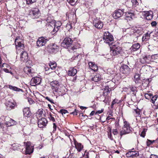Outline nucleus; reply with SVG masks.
<instances>
[{"label": "nucleus", "mask_w": 158, "mask_h": 158, "mask_svg": "<svg viewBox=\"0 0 158 158\" xmlns=\"http://www.w3.org/2000/svg\"><path fill=\"white\" fill-rule=\"evenodd\" d=\"M49 118L53 122H54L55 121V118L52 116V114H50Z\"/></svg>", "instance_id": "obj_58"}, {"label": "nucleus", "mask_w": 158, "mask_h": 158, "mask_svg": "<svg viewBox=\"0 0 158 158\" xmlns=\"http://www.w3.org/2000/svg\"><path fill=\"white\" fill-rule=\"evenodd\" d=\"M61 45L68 49L69 51L72 52L74 51L75 52L77 49V47L73 44V40L69 37L65 38L61 44Z\"/></svg>", "instance_id": "obj_1"}, {"label": "nucleus", "mask_w": 158, "mask_h": 158, "mask_svg": "<svg viewBox=\"0 0 158 158\" xmlns=\"http://www.w3.org/2000/svg\"><path fill=\"white\" fill-rule=\"evenodd\" d=\"M103 39L104 42L108 44L109 46L113 45L114 42L113 36L108 31L104 32Z\"/></svg>", "instance_id": "obj_3"}, {"label": "nucleus", "mask_w": 158, "mask_h": 158, "mask_svg": "<svg viewBox=\"0 0 158 158\" xmlns=\"http://www.w3.org/2000/svg\"><path fill=\"white\" fill-rule=\"evenodd\" d=\"M80 56L79 55V54H76V55H74V56H73L72 58V60H80Z\"/></svg>", "instance_id": "obj_46"}, {"label": "nucleus", "mask_w": 158, "mask_h": 158, "mask_svg": "<svg viewBox=\"0 0 158 158\" xmlns=\"http://www.w3.org/2000/svg\"><path fill=\"white\" fill-rule=\"evenodd\" d=\"M48 23H51L52 24H55V21L52 19L50 16H48L46 18L45 21Z\"/></svg>", "instance_id": "obj_38"}, {"label": "nucleus", "mask_w": 158, "mask_h": 158, "mask_svg": "<svg viewBox=\"0 0 158 158\" xmlns=\"http://www.w3.org/2000/svg\"><path fill=\"white\" fill-rule=\"evenodd\" d=\"M23 71L29 76L30 77L35 76V73L33 69H32L31 67L26 66L24 68Z\"/></svg>", "instance_id": "obj_8"}, {"label": "nucleus", "mask_w": 158, "mask_h": 158, "mask_svg": "<svg viewBox=\"0 0 158 158\" xmlns=\"http://www.w3.org/2000/svg\"><path fill=\"white\" fill-rule=\"evenodd\" d=\"M49 65L50 68V69L52 70H55L57 66L56 62L54 61H50Z\"/></svg>", "instance_id": "obj_34"}, {"label": "nucleus", "mask_w": 158, "mask_h": 158, "mask_svg": "<svg viewBox=\"0 0 158 158\" xmlns=\"http://www.w3.org/2000/svg\"><path fill=\"white\" fill-rule=\"evenodd\" d=\"M75 147L78 152H81L83 148V146L81 143L77 142L75 141L74 142Z\"/></svg>", "instance_id": "obj_23"}, {"label": "nucleus", "mask_w": 158, "mask_h": 158, "mask_svg": "<svg viewBox=\"0 0 158 158\" xmlns=\"http://www.w3.org/2000/svg\"><path fill=\"white\" fill-rule=\"evenodd\" d=\"M48 40L47 37H42L39 38L36 42L37 46L38 47L43 46L45 45L47 42Z\"/></svg>", "instance_id": "obj_9"}, {"label": "nucleus", "mask_w": 158, "mask_h": 158, "mask_svg": "<svg viewBox=\"0 0 158 158\" xmlns=\"http://www.w3.org/2000/svg\"><path fill=\"white\" fill-rule=\"evenodd\" d=\"M128 89L133 92V94L135 93H135L137 92L136 87L133 85H130L129 86Z\"/></svg>", "instance_id": "obj_39"}, {"label": "nucleus", "mask_w": 158, "mask_h": 158, "mask_svg": "<svg viewBox=\"0 0 158 158\" xmlns=\"http://www.w3.org/2000/svg\"><path fill=\"white\" fill-rule=\"evenodd\" d=\"M131 2L132 3L133 7H135L138 4V2L136 0H131Z\"/></svg>", "instance_id": "obj_47"}, {"label": "nucleus", "mask_w": 158, "mask_h": 158, "mask_svg": "<svg viewBox=\"0 0 158 158\" xmlns=\"http://www.w3.org/2000/svg\"><path fill=\"white\" fill-rule=\"evenodd\" d=\"M9 119L8 121H6V124L7 127H10L12 125H15L16 123V122L12 119L8 118Z\"/></svg>", "instance_id": "obj_28"}, {"label": "nucleus", "mask_w": 158, "mask_h": 158, "mask_svg": "<svg viewBox=\"0 0 158 158\" xmlns=\"http://www.w3.org/2000/svg\"><path fill=\"white\" fill-rule=\"evenodd\" d=\"M88 64L90 68L94 71H96L98 70V66L97 65L95 64L94 63L89 62Z\"/></svg>", "instance_id": "obj_27"}, {"label": "nucleus", "mask_w": 158, "mask_h": 158, "mask_svg": "<svg viewBox=\"0 0 158 158\" xmlns=\"http://www.w3.org/2000/svg\"><path fill=\"white\" fill-rule=\"evenodd\" d=\"M123 11L120 9H118L115 11L113 16L115 19H117L121 17L123 14Z\"/></svg>", "instance_id": "obj_15"}, {"label": "nucleus", "mask_w": 158, "mask_h": 158, "mask_svg": "<svg viewBox=\"0 0 158 158\" xmlns=\"http://www.w3.org/2000/svg\"><path fill=\"white\" fill-rule=\"evenodd\" d=\"M128 32L127 35H130L133 38H137L142 34V30L141 28L139 29L137 27H132L131 28L127 29V30Z\"/></svg>", "instance_id": "obj_2"}, {"label": "nucleus", "mask_w": 158, "mask_h": 158, "mask_svg": "<svg viewBox=\"0 0 158 158\" xmlns=\"http://www.w3.org/2000/svg\"><path fill=\"white\" fill-rule=\"evenodd\" d=\"M110 90H111V89L108 86H106L103 92V96H105L107 95L109 93Z\"/></svg>", "instance_id": "obj_37"}, {"label": "nucleus", "mask_w": 158, "mask_h": 158, "mask_svg": "<svg viewBox=\"0 0 158 158\" xmlns=\"http://www.w3.org/2000/svg\"><path fill=\"white\" fill-rule=\"evenodd\" d=\"M126 17L128 18L129 20H131L132 19V17L134 16V14L133 13L131 12H128L125 14Z\"/></svg>", "instance_id": "obj_36"}, {"label": "nucleus", "mask_w": 158, "mask_h": 158, "mask_svg": "<svg viewBox=\"0 0 158 158\" xmlns=\"http://www.w3.org/2000/svg\"><path fill=\"white\" fill-rule=\"evenodd\" d=\"M101 78V75L99 74H97L92 78V80L95 82H98L100 80Z\"/></svg>", "instance_id": "obj_35"}, {"label": "nucleus", "mask_w": 158, "mask_h": 158, "mask_svg": "<svg viewBox=\"0 0 158 158\" xmlns=\"http://www.w3.org/2000/svg\"><path fill=\"white\" fill-rule=\"evenodd\" d=\"M151 81V79H144L142 81V85L145 84L147 86L148 85L149 83Z\"/></svg>", "instance_id": "obj_40"}, {"label": "nucleus", "mask_w": 158, "mask_h": 158, "mask_svg": "<svg viewBox=\"0 0 158 158\" xmlns=\"http://www.w3.org/2000/svg\"><path fill=\"white\" fill-rule=\"evenodd\" d=\"M6 108L8 110H10L14 108L15 104L14 102L7 101L6 104Z\"/></svg>", "instance_id": "obj_21"}, {"label": "nucleus", "mask_w": 158, "mask_h": 158, "mask_svg": "<svg viewBox=\"0 0 158 158\" xmlns=\"http://www.w3.org/2000/svg\"><path fill=\"white\" fill-rule=\"evenodd\" d=\"M77 70L74 68H71L68 71V75L69 76H74L77 73Z\"/></svg>", "instance_id": "obj_30"}, {"label": "nucleus", "mask_w": 158, "mask_h": 158, "mask_svg": "<svg viewBox=\"0 0 158 158\" xmlns=\"http://www.w3.org/2000/svg\"><path fill=\"white\" fill-rule=\"evenodd\" d=\"M24 145L25 144L26 154H30L32 153L34 150L33 146L29 142H27L26 143L24 142Z\"/></svg>", "instance_id": "obj_7"}, {"label": "nucleus", "mask_w": 158, "mask_h": 158, "mask_svg": "<svg viewBox=\"0 0 158 158\" xmlns=\"http://www.w3.org/2000/svg\"><path fill=\"white\" fill-rule=\"evenodd\" d=\"M140 47V44L138 43H136L133 44L130 48L131 51L134 52L138 50Z\"/></svg>", "instance_id": "obj_29"}, {"label": "nucleus", "mask_w": 158, "mask_h": 158, "mask_svg": "<svg viewBox=\"0 0 158 158\" xmlns=\"http://www.w3.org/2000/svg\"><path fill=\"white\" fill-rule=\"evenodd\" d=\"M60 113H61L62 114H66V113H68V111L64 109H61L60 111Z\"/></svg>", "instance_id": "obj_56"}, {"label": "nucleus", "mask_w": 158, "mask_h": 158, "mask_svg": "<svg viewBox=\"0 0 158 158\" xmlns=\"http://www.w3.org/2000/svg\"><path fill=\"white\" fill-rule=\"evenodd\" d=\"M155 140H153V141H152L148 139V140L147 142V146H149L151 144H152V143H153L154 142Z\"/></svg>", "instance_id": "obj_54"}, {"label": "nucleus", "mask_w": 158, "mask_h": 158, "mask_svg": "<svg viewBox=\"0 0 158 158\" xmlns=\"http://www.w3.org/2000/svg\"><path fill=\"white\" fill-rule=\"evenodd\" d=\"M122 129V130L120 132V135L121 136L123 135L130 133L131 131L132 128L130 127L128 123L126 121H124Z\"/></svg>", "instance_id": "obj_4"}, {"label": "nucleus", "mask_w": 158, "mask_h": 158, "mask_svg": "<svg viewBox=\"0 0 158 158\" xmlns=\"http://www.w3.org/2000/svg\"><path fill=\"white\" fill-rule=\"evenodd\" d=\"M7 87L10 89L11 90H12L14 91L19 92L20 91H22V90L21 89L18 88V87L13 86L12 85H9L7 86Z\"/></svg>", "instance_id": "obj_32"}, {"label": "nucleus", "mask_w": 158, "mask_h": 158, "mask_svg": "<svg viewBox=\"0 0 158 158\" xmlns=\"http://www.w3.org/2000/svg\"><path fill=\"white\" fill-rule=\"evenodd\" d=\"M59 47L56 44L52 43L49 44L48 47V51L51 53H55L59 50Z\"/></svg>", "instance_id": "obj_5"}, {"label": "nucleus", "mask_w": 158, "mask_h": 158, "mask_svg": "<svg viewBox=\"0 0 158 158\" xmlns=\"http://www.w3.org/2000/svg\"><path fill=\"white\" fill-rule=\"evenodd\" d=\"M134 111L136 113V116H137L139 115L140 114V111L139 110H135Z\"/></svg>", "instance_id": "obj_59"}, {"label": "nucleus", "mask_w": 158, "mask_h": 158, "mask_svg": "<svg viewBox=\"0 0 158 158\" xmlns=\"http://www.w3.org/2000/svg\"><path fill=\"white\" fill-rule=\"evenodd\" d=\"M60 84L57 81H55L51 82L50 85L52 87V89H54V90L56 88H58V87L59 86Z\"/></svg>", "instance_id": "obj_24"}, {"label": "nucleus", "mask_w": 158, "mask_h": 158, "mask_svg": "<svg viewBox=\"0 0 158 158\" xmlns=\"http://www.w3.org/2000/svg\"><path fill=\"white\" fill-rule=\"evenodd\" d=\"M85 3L86 6H91L92 4L91 0H85Z\"/></svg>", "instance_id": "obj_49"}, {"label": "nucleus", "mask_w": 158, "mask_h": 158, "mask_svg": "<svg viewBox=\"0 0 158 158\" xmlns=\"http://www.w3.org/2000/svg\"><path fill=\"white\" fill-rule=\"evenodd\" d=\"M152 32H151L149 33L148 32L147 33L145 34L142 37V41H146L150 39V35Z\"/></svg>", "instance_id": "obj_31"}, {"label": "nucleus", "mask_w": 158, "mask_h": 158, "mask_svg": "<svg viewBox=\"0 0 158 158\" xmlns=\"http://www.w3.org/2000/svg\"><path fill=\"white\" fill-rule=\"evenodd\" d=\"M111 50V52L113 56H116L120 53L121 50V48L119 46H117L115 45H112V47H110Z\"/></svg>", "instance_id": "obj_6"}, {"label": "nucleus", "mask_w": 158, "mask_h": 158, "mask_svg": "<svg viewBox=\"0 0 158 158\" xmlns=\"http://www.w3.org/2000/svg\"><path fill=\"white\" fill-rule=\"evenodd\" d=\"M115 128L118 129V128L119 127V125L118 122L117 121H116L115 123Z\"/></svg>", "instance_id": "obj_63"}, {"label": "nucleus", "mask_w": 158, "mask_h": 158, "mask_svg": "<svg viewBox=\"0 0 158 158\" xmlns=\"http://www.w3.org/2000/svg\"><path fill=\"white\" fill-rule=\"evenodd\" d=\"M23 115L25 117H29L31 115V113L28 107L24 108L23 110Z\"/></svg>", "instance_id": "obj_22"}, {"label": "nucleus", "mask_w": 158, "mask_h": 158, "mask_svg": "<svg viewBox=\"0 0 158 158\" xmlns=\"http://www.w3.org/2000/svg\"><path fill=\"white\" fill-rule=\"evenodd\" d=\"M157 97L156 95L152 96L151 98V102L153 103H154L157 99Z\"/></svg>", "instance_id": "obj_51"}, {"label": "nucleus", "mask_w": 158, "mask_h": 158, "mask_svg": "<svg viewBox=\"0 0 158 158\" xmlns=\"http://www.w3.org/2000/svg\"><path fill=\"white\" fill-rule=\"evenodd\" d=\"M28 102L30 104H32L34 103V102L31 98H29L28 100Z\"/></svg>", "instance_id": "obj_61"}, {"label": "nucleus", "mask_w": 158, "mask_h": 158, "mask_svg": "<svg viewBox=\"0 0 158 158\" xmlns=\"http://www.w3.org/2000/svg\"><path fill=\"white\" fill-rule=\"evenodd\" d=\"M47 123V121L45 118H42L38 120V124L40 128H42L45 126Z\"/></svg>", "instance_id": "obj_16"}, {"label": "nucleus", "mask_w": 158, "mask_h": 158, "mask_svg": "<svg viewBox=\"0 0 158 158\" xmlns=\"http://www.w3.org/2000/svg\"><path fill=\"white\" fill-rule=\"evenodd\" d=\"M61 25V23L60 22L55 23L54 28L53 31L51 32V34L52 35H53L57 32L59 29Z\"/></svg>", "instance_id": "obj_17"}, {"label": "nucleus", "mask_w": 158, "mask_h": 158, "mask_svg": "<svg viewBox=\"0 0 158 158\" xmlns=\"http://www.w3.org/2000/svg\"><path fill=\"white\" fill-rule=\"evenodd\" d=\"M67 1L71 5H74L77 2L78 0H67Z\"/></svg>", "instance_id": "obj_43"}, {"label": "nucleus", "mask_w": 158, "mask_h": 158, "mask_svg": "<svg viewBox=\"0 0 158 158\" xmlns=\"http://www.w3.org/2000/svg\"><path fill=\"white\" fill-rule=\"evenodd\" d=\"M139 155V153L137 151H130L126 154L127 157L131 158L137 157Z\"/></svg>", "instance_id": "obj_18"}, {"label": "nucleus", "mask_w": 158, "mask_h": 158, "mask_svg": "<svg viewBox=\"0 0 158 158\" xmlns=\"http://www.w3.org/2000/svg\"><path fill=\"white\" fill-rule=\"evenodd\" d=\"M151 61L156 63L158 62V54L152 55L151 57Z\"/></svg>", "instance_id": "obj_33"}, {"label": "nucleus", "mask_w": 158, "mask_h": 158, "mask_svg": "<svg viewBox=\"0 0 158 158\" xmlns=\"http://www.w3.org/2000/svg\"><path fill=\"white\" fill-rule=\"evenodd\" d=\"M135 80V83H137L138 81L140 80V75L139 74H136L134 76Z\"/></svg>", "instance_id": "obj_41"}, {"label": "nucleus", "mask_w": 158, "mask_h": 158, "mask_svg": "<svg viewBox=\"0 0 158 158\" xmlns=\"http://www.w3.org/2000/svg\"><path fill=\"white\" fill-rule=\"evenodd\" d=\"M1 65L2 66L0 67H2V69L5 68L6 69H11V67L6 64L3 63L2 64H1Z\"/></svg>", "instance_id": "obj_42"}, {"label": "nucleus", "mask_w": 158, "mask_h": 158, "mask_svg": "<svg viewBox=\"0 0 158 158\" xmlns=\"http://www.w3.org/2000/svg\"><path fill=\"white\" fill-rule=\"evenodd\" d=\"M12 74H11L16 79H19V75L15 73H14L12 72Z\"/></svg>", "instance_id": "obj_57"}, {"label": "nucleus", "mask_w": 158, "mask_h": 158, "mask_svg": "<svg viewBox=\"0 0 158 158\" xmlns=\"http://www.w3.org/2000/svg\"><path fill=\"white\" fill-rule=\"evenodd\" d=\"M151 24L152 27H156L157 24V23L155 21H153L151 22Z\"/></svg>", "instance_id": "obj_64"}, {"label": "nucleus", "mask_w": 158, "mask_h": 158, "mask_svg": "<svg viewBox=\"0 0 158 158\" xmlns=\"http://www.w3.org/2000/svg\"><path fill=\"white\" fill-rule=\"evenodd\" d=\"M112 132L114 135H117L118 133L117 129V128L113 129Z\"/></svg>", "instance_id": "obj_55"}, {"label": "nucleus", "mask_w": 158, "mask_h": 158, "mask_svg": "<svg viewBox=\"0 0 158 158\" xmlns=\"http://www.w3.org/2000/svg\"><path fill=\"white\" fill-rule=\"evenodd\" d=\"M28 56L27 52L24 51L22 52L20 54V60L25 62L28 60Z\"/></svg>", "instance_id": "obj_19"}, {"label": "nucleus", "mask_w": 158, "mask_h": 158, "mask_svg": "<svg viewBox=\"0 0 158 158\" xmlns=\"http://www.w3.org/2000/svg\"><path fill=\"white\" fill-rule=\"evenodd\" d=\"M150 158H158V156L154 154H151Z\"/></svg>", "instance_id": "obj_60"}, {"label": "nucleus", "mask_w": 158, "mask_h": 158, "mask_svg": "<svg viewBox=\"0 0 158 158\" xmlns=\"http://www.w3.org/2000/svg\"><path fill=\"white\" fill-rule=\"evenodd\" d=\"M54 94L56 96V97L60 96H63L64 94L63 91H61L60 89L56 88L54 90Z\"/></svg>", "instance_id": "obj_26"}, {"label": "nucleus", "mask_w": 158, "mask_h": 158, "mask_svg": "<svg viewBox=\"0 0 158 158\" xmlns=\"http://www.w3.org/2000/svg\"><path fill=\"white\" fill-rule=\"evenodd\" d=\"M152 96L153 94L151 93H146L145 94V97L147 99L149 100L151 99Z\"/></svg>", "instance_id": "obj_44"}, {"label": "nucleus", "mask_w": 158, "mask_h": 158, "mask_svg": "<svg viewBox=\"0 0 158 158\" xmlns=\"http://www.w3.org/2000/svg\"><path fill=\"white\" fill-rule=\"evenodd\" d=\"M151 57L149 55L145 56L140 60V62L143 64H149L151 61Z\"/></svg>", "instance_id": "obj_20"}, {"label": "nucleus", "mask_w": 158, "mask_h": 158, "mask_svg": "<svg viewBox=\"0 0 158 158\" xmlns=\"http://www.w3.org/2000/svg\"><path fill=\"white\" fill-rule=\"evenodd\" d=\"M72 24L70 23H68L66 24V29L69 31L72 28Z\"/></svg>", "instance_id": "obj_45"}, {"label": "nucleus", "mask_w": 158, "mask_h": 158, "mask_svg": "<svg viewBox=\"0 0 158 158\" xmlns=\"http://www.w3.org/2000/svg\"><path fill=\"white\" fill-rule=\"evenodd\" d=\"M21 40L19 37H17L15 40V43L16 47H23V44L21 42Z\"/></svg>", "instance_id": "obj_25"}, {"label": "nucleus", "mask_w": 158, "mask_h": 158, "mask_svg": "<svg viewBox=\"0 0 158 158\" xmlns=\"http://www.w3.org/2000/svg\"><path fill=\"white\" fill-rule=\"evenodd\" d=\"M29 15L33 19L38 18L40 15L39 10L38 8H34L29 12Z\"/></svg>", "instance_id": "obj_10"}, {"label": "nucleus", "mask_w": 158, "mask_h": 158, "mask_svg": "<svg viewBox=\"0 0 158 158\" xmlns=\"http://www.w3.org/2000/svg\"><path fill=\"white\" fill-rule=\"evenodd\" d=\"M11 146H12V148L14 150H18L19 149V146L17 144H14L11 145Z\"/></svg>", "instance_id": "obj_50"}, {"label": "nucleus", "mask_w": 158, "mask_h": 158, "mask_svg": "<svg viewBox=\"0 0 158 158\" xmlns=\"http://www.w3.org/2000/svg\"><path fill=\"white\" fill-rule=\"evenodd\" d=\"M143 15L147 20H151L153 17V12L151 10L145 11L143 12Z\"/></svg>", "instance_id": "obj_13"}, {"label": "nucleus", "mask_w": 158, "mask_h": 158, "mask_svg": "<svg viewBox=\"0 0 158 158\" xmlns=\"http://www.w3.org/2000/svg\"><path fill=\"white\" fill-rule=\"evenodd\" d=\"M41 78L39 77H34L31 81V85L32 86H35L36 85L40 84Z\"/></svg>", "instance_id": "obj_14"}, {"label": "nucleus", "mask_w": 158, "mask_h": 158, "mask_svg": "<svg viewBox=\"0 0 158 158\" xmlns=\"http://www.w3.org/2000/svg\"><path fill=\"white\" fill-rule=\"evenodd\" d=\"M4 72L6 73H10L11 74H12V72L11 69H6V68H3L2 69Z\"/></svg>", "instance_id": "obj_48"}, {"label": "nucleus", "mask_w": 158, "mask_h": 158, "mask_svg": "<svg viewBox=\"0 0 158 158\" xmlns=\"http://www.w3.org/2000/svg\"><path fill=\"white\" fill-rule=\"evenodd\" d=\"M93 24L96 28L101 29L103 26V23L100 20L96 18L93 21Z\"/></svg>", "instance_id": "obj_11"}, {"label": "nucleus", "mask_w": 158, "mask_h": 158, "mask_svg": "<svg viewBox=\"0 0 158 158\" xmlns=\"http://www.w3.org/2000/svg\"><path fill=\"white\" fill-rule=\"evenodd\" d=\"M75 150V148L73 146L71 147L69 150L70 154H73Z\"/></svg>", "instance_id": "obj_52"}, {"label": "nucleus", "mask_w": 158, "mask_h": 158, "mask_svg": "<svg viewBox=\"0 0 158 158\" xmlns=\"http://www.w3.org/2000/svg\"><path fill=\"white\" fill-rule=\"evenodd\" d=\"M27 4H31L36 2V0H26Z\"/></svg>", "instance_id": "obj_53"}, {"label": "nucleus", "mask_w": 158, "mask_h": 158, "mask_svg": "<svg viewBox=\"0 0 158 158\" xmlns=\"http://www.w3.org/2000/svg\"><path fill=\"white\" fill-rule=\"evenodd\" d=\"M120 71L123 74H127L130 73L131 69L127 65L124 64L120 67Z\"/></svg>", "instance_id": "obj_12"}, {"label": "nucleus", "mask_w": 158, "mask_h": 158, "mask_svg": "<svg viewBox=\"0 0 158 158\" xmlns=\"http://www.w3.org/2000/svg\"><path fill=\"white\" fill-rule=\"evenodd\" d=\"M45 98L48 101H49L50 102H51L52 103H54V102H53V101L49 97H45Z\"/></svg>", "instance_id": "obj_62"}]
</instances>
